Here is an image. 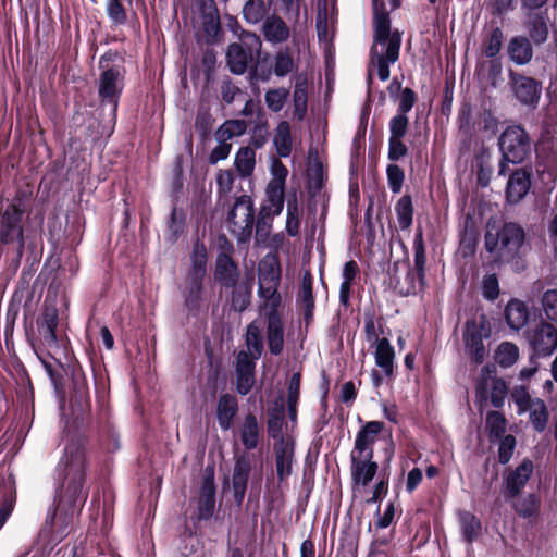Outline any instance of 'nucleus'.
Here are the masks:
<instances>
[{
  "mask_svg": "<svg viewBox=\"0 0 557 557\" xmlns=\"http://www.w3.org/2000/svg\"><path fill=\"white\" fill-rule=\"evenodd\" d=\"M395 211L399 227L401 230L409 228L412 224L413 215L411 197L408 195L403 196L396 203Z\"/></svg>",
  "mask_w": 557,
  "mask_h": 557,
  "instance_id": "09e8293b",
  "label": "nucleus"
},
{
  "mask_svg": "<svg viewBox=\"0 0 557 557\" xmlns=\"http://www.w3.org/2000/svg\"><path fill=\"white\" fill-rule=\"evenodd\" d=\"M386 174L389 189L395 194L399 193L405 178L404 171L397 164H389Z\"/></svg>",
  "mask_w": 557,
  "mask_h": 557,
  "instance_id": "680f3d73",
  "label": "nucleus"
},
{
  "mask_svg": "<svg viewBox=\"0 0 557 557\" xmlns=\"http://www.w3.org/2000/svg\"><path fill=\"white\" fill-rule=\"evenodd\" d=\"M512 507L518 516L522 518H534L539 512L540 499L535 494H528L513 502Z\"/></svg>",
  "mask_w": 557,
  "mask_h": 557,
  "instance_id": "a18cd8bd",
  "label": "nucleus"
},
{
  "mask_svg": "<svg viewBox=\"0 0 557 557\" xmlns=\"http://www.w3.org/2000/svg\"><path fill=\"white\" fill-rule=\"evenodd\" d=\"M294 70V60L287 52H278L274 57L273 71L278 77H284Z\"/></svg>",
  "mask_w": 557,
  "mask_h": 557,
  "instance_id": "5fc2aeb1",
  "label": "nucleus"
},
{
  "mask_svg": "<svg viewBox=\"0 0 557 557\" xmlns=\"http://www.w3.org/2000/svg\"><path fill=\"white\" fill-rule=\"evenodd\" d=\"M529 411V419L533 426V429L539 432L543 433L548 423L549 413L547 406L544 400L541 398H533V404L531 405Z\"/></svg>",
  "mask_w": 557,
  "mask_h": 557,
  "instance_id": "e433bc0d",
  "label": "nucleus"
},
{
  "mask_svg": "<svg viewBox=\"0 0 557 557\" xmlns=\"http://www.w3.org/2000/svg\"><path fill=\"white\" fill-rule=\"evenodd\" d=\"M205 277L187 275L183 296L185 306L189 311L198 310L201 305L202 282Z\"/></svg>",
  "mask_w": 557,
  "mask_h": 557,
  "instance_id": "c756f323",
  "label": "nucleus"
},
{
  "mask_svg": "<svg viewBox=\"0 0 557 557\" xmlns=\"http://www.w3.org/2000/svg\"><path fill=\"white\" fill-rule=\"evenodd\" d=\"M300 215L301 207L297 200L296 195H294L292 198H288L286 208L285 230L290 237H296L299 234Z\"/></svg>",
  "mask_w": 557,
  "mask_h": 557,
  "instance_id": "ea45409f",
  "label": "nucleus"
},
{
  "mask_svg": "<svg viewBox=\"0 0 557 557\" xmlns=\"http://www.w3.org/2000/svg\"><path fill=\"white\" fill-rule=\"evenodd\" d=\"M383 428V422H367L356 435L355 447L351 454H360L361 457L373 458V444Z\"/></svg>",
  "mask_w": 557,
  "mask_h": 557,
  "instance_id": "aec40b11",
  "label": "nucleus"
},
{
  "mask_svg": "<svg viewBox=\"0 0 557 557\" xmlns=\"http://www.w3.org/2000/svg\"><path fill=\"white\" fill-rule=\"evenodd\" d=\"M486 430L488 437L493 442L504 436L506 432V419L498 411H490L486 414Z\"/></svg>",
  "mask_w": 557,
  "mask_h": 557,
  "instance_id": "8fccbe9b",
  "label": "nucleus"
},
{
  "mask_svg": "<svg viewBox=\"0 0 557 557\" xmlns=\"http://www.w3.org/2000/svg\"><path fill=\"white\" fill-rule=\"evenodd\" d=\"M185 215L183 211L173 208L169 223V232L171 240H176L184 231Z\"/></svg>",
  "mask_w": 557,
  "mask_h": 557,
  "instance_id": "0e129e2a",
  "label": "nucleus"
},
{
  "mask_svg": "<svg viewBox=\"0 0 557 557\" xmlns=\"http://www.w3.org/2000/svg\"><path fill=\"white\" fill-rule=\"evenodd\" d=\"M123 87L124 78L119 67H111L101 73L98 84L99 97L103 102L111 103L114 111Z\"/></svg>",
  "mask_w": 557,
  "mask_h": 557,
  "instance_id": "ddd939ff",
  "label": "nucleus"
},
{
  "mask_svg": "<svg viewBox=\"0 0 557 557\" xmlns=\"http://www.w3.org/2000/svg\"><path fill=\"white\" fill-rule=\"evenodd\" d=\"M214 277L224 288H235L239 271L232 258L226 253H220L216 258Z\"/></svg>",
  "mask_w": 557,
  "mask_h": 557,
  "instance_id": "4be33fe9",
  "label": "nucleus"
},
{
  "mask_svg": "<svg viewBox=\"0 0 557 557\" xmlns=\"http://www.w3.org/2000/svg\"><path fill=\"white\" fill-rule=\"evenodd\" d=\"M374 359L375 364L386 376L393 375L395 351L387 338L376 339Z\"/></svg>",
  "mask_w": 557,
  "mask_h": 557,
  "instance_id": "bb28decb",
  "label": "nucleus"
},
{
  "mask_svg": "<svg viewBox=\"0 0 557 557\" xmlns=\"http://www.w3.org/2000/svg\"><path fill=\"white\" fill-rule=\"evenodd\" d=\"M268 318L267 342L272 355H280L284 348V327L278 308H261Z\"/></svg>",
  "mask_w": 557,
  "mask_h": 557,
  "instance_id": "f3484780",
  "label": "nucleus"
},
{
  "mask_svg": "<svg viewBox=\"0 0 557 557\" xmlns=\"http://www.w3.org/2000/svg\"><path fill=\"white\" fill-rule=\"evenodd\" d=\"M87 469L88 458L83 436L67 433L55 468L57 476L62 483L57 493L55 508L46 518V528H50L53 540H61L66 535L69 525L87 500Z\"/></svg>",
  "mask_w": 557,
  "mask_h": 557,
  "instance_id": "f257e3e1",
  "label": "nucleus"
},
{
  "mask_svg": "<svg viewBox=\"0 0 557 557\" xmlns=\"http://www.w3.org/2000/svg\"><path fill=\"white\" fill-rule=\"evenodd\" d=\"M510 397L517 406V413L519 416L528 412V409H530L533 404V398H531L529 389L525 386H516L511 391Z\"/></svg>",
  "mask_w": 557,
  "mask_h": 557,
  "instance_id": "864d4df0",
  "label": "nucleus"
},
{
  "mask_svg": "<svg viewBox=\"0 0 557 557\" xmlns=\"http://www.w3.org/2000/svg\"><path fill=\"white\" fill-rule=\"evenodd\" d=\"M262 33L267 41L281 44L288 39L289 28L286 23L276 15L268 16L262 25Z\"/></svg>",
  "mask_w": 557,
  "mask_h": 557,
  "instance_id": "a878e982",
  "label": "nucleus"
},
{
  "mask_svg": "<svg viewBox=\"0 0 557 557\" xmlns=\"http://www.w3.org/2000/svg\"><path fill=\"white\" fill-rule=\"evenodd\" d=\"M25 208L22 200V194H17L14 199L0 212V243L3 245L17 244L23 248L24 227L23 216Z\"/></svg>",
  "mask_w": 557,
  "mask_h": 557,
  "instance_id": "39448f33",
  "label": "nucleus"
},
{
  "mask_svg": "<svg viewBox=\"0 0 557 557\" xmlns=\"http://www.w3.org/2000/svg\"><path fill=\"white\" fill-rule=\"evenodd\" d=\"M246 345L247 350L245 351L248 352L250 358H253L255 361L258 360L263 351V342L259 327L253 323L249 324L247 327Z\"/></svg>",
  "mask_w": 557,
  "mask_h": 557,
  "instance_id": "49530a36",
  "label": "nucleus"
},
{
  "mask_svg": "<svg viewBox=\"0 0 557 557\" xmlns=\"http://www.w3.org/2000/svg\"><path fill=\"white\" fill-rule=\"evenodd\" d=\"M108 17L116 25L126 23L127 16L120 0H107L106 5Z\"/></svg>",
  "mask_w": 557,
  "mask_h": 557,
  "instance_id": "13d9d810",
  "label": "nucleus"
},
{
  "mask_svg": "<svg viewBox=\"0 0 557 557\" xmlns=\"http://www.w3.org/2000/svg\"><path fill=\"white\" fill-rule=\"evenodd\" d=\"M268 10L263 0H248L243 8V16L248 24L256 25L264 20Z\"/></svg>",
  "mask_w": 557,
  "mask_h": 557,
  "instance_id": "c03bdc74",
  "label": "nucleus"
},
{
  "mask_svg": "<svg viewBox=\"0 0 557 557\" xmlns=\"http://www.w3.org/2000/svg\"><path fill=\"white\" fill-rule=\"evenodd\" d=\"M373 458L361 457L360 454H351V475L356 484L367 486L377 471V463Z\"/></svg>",
  "mask_w": 557,
  "mask_h": 557,
  "instance_id": "5701e85b",
  "label": "nucleus"
},
{
  "mask_svg": "<svg viewBox=\"0 0 557 557\" xmlns=\"http://www.w3.org/2000/svg\"><path fill=\"white\" fill-rule=\"evenodd\" d=\"M459 524L463 540L472 544L481 533V521L470 511L459 513Z\"/></svg>",
  "mask_w": 557,
  "mask_h": 557,
  "instance_id": "c9c22d12",
  "label": "nucleus"
},
{
  "mask_svg": "<svg viewBox=\"0 0 557 557\" xmlns=\"http://www.w3.org/2000/svg\"><path fill=\"white\" fill-rule=\"evenodd\" d=\"M256 361L249 354L240 350L236 357V389L240 395H247L255 384Z\"/></svg>",
  "mask_w": 557,
  "mask_h": 557,
  "instance_id": "6ab92c4d",
  "label": "nucleus"
},
{
  "mask_svg": "<svg viewBox=\"0 0 557 557\" xmlns=\"http://www.w3.org/2000/svg\"><path fill=\"white\" fill-rule=\"evenodd\" d=\"M59 325V313L55 307L45 306L42 313L37 320L40 344L48 350L47 357L52 356V350L58 349L57 327Z\"/></svg>",
  "mask_w": 557,
  "mask_h": 557,
  "instance_id": "f8f14e48",
  "label": "nucleus"
},
{
  "mask_svg": "<svg viewBox=\"0 0 557 557\" xmlns=\"http://www.w3.org/2000/svg\"><path fill=\"white\" fill-rule=\"evenodd\" d=\"M527 339L534 352L533 356H550L557 348V329L550 323L541 322L528 331Z\"/></svg>",
  "mask_w": 557,
  "mask_h": 557,
  "instance_id": "9b49d317",
  "label": "nucleus"
},
{
  "mask_svg": "<svg viewBox=\"0 0 557 557\" xmlns=\"http://www.w3.org/2000/svg\"><path fill=\"white\" fill-rule=\"evenodd\" d=\"M297 304L305 310V319L308 321L312 317L314 309L312 276L309 272H306L302 276L300 289L297 296Z\"/></svg>",
  "mask_w": 557,
  "mask_h": 557,
  "instance_id": "72a5a7b5",
  "label": "nucleus"
},
{
  "mask_svg": "<svg viewBox=\"0 0 557 557\" xmlns=\"http://www.w3.org/2000/svg\"><path fill=\"white\" fill-rule=\"evenodd\" d=\"M533 462L524 459L515 470L504 476V496L506 500L517 497L533 473Z\"/></svg>",
  "mask_w": 557,
  "mask_h": 557,
  "instance_id": "2eb2a0df",
  "label": "nucleus"
},
{
  "mask_svg": "<svg viewBox=\"0 0 557 557\" xmlns=\"http://www.w3.org/2000/svg\"><path fill=\"white\" fill-rule=\"evenodd\" d=\"M542 306L547 319L557 322V292L546 290L542 296Z\"/></svg>",
  "mask_w": 557,
  "mask_h": 557,
  "instance_id": "052dcab7",
  "label": "nucleus"
},
{
  "mask_svg": "<svg viewBox=\"0 0 557 557\" xmlns=\"http://www.w3.org/2000/svg\"><path fill=\"white\" fill-rule=\"evenodd\" d=\"M238 411V403L235 396L223 394L216 404V420L223 431L231 429L233 420Z\"/></svg>",
  "mask_w": 557,
  "mask_h": 557,
  "instance_id": "b1692460",
  "label": "nucleus"
},
{
  "mask_svg": "<svg viewBox=\"0 0 557 557\" xmlns=\"http://www.w3.org/2000/svg\"><path fill=\"white\" fill-rule=\"evenodd\" d=\"M190 262L191 267L187 275L205 277L207 272V249L199 240L194 244Z\"/></svg>",
  "mask_w": 557,
  "mask_h": 557,
  "instance_id": "37998d69",
  "label": "nucleus"
},
{
  "mask_svg": "<svg viewBox=\"0 0 557 557\" xmlns=\"http://www.w3.org/2000/svg\"><path fill=\"white\" fill-rule=\"evenodd\" d=\"M413 251L414 272L409 270L407 273V280L409 281V285L406 289L407 294H414L418 289H421L424 286L426 256L423 234L421 231L417 232L414 235Z\"/></svg>",
  "mask_w": 557,
  "mask_h": 557,
  "instance_id": "4468645a",
  "label": "nucleus"
},
{
  "mask_svg": "<svg viewBox=\"0 0 557 557\" xmlns=\"http://www.w3.org/2000/svg\"><path fill=\"white\" fill-rule=\"evenodd\" d=\"M502 161L498 174L505 176L507 163H522L531 153L532 143L527 131L520 125H509L498 138Z\"/></svg>",
  "mask_w": 557,
  "mask_h": 557,
  "instance_id": "7ed1b4c3",
  "label": "nucleus"
},
{
  "mask_svg": "<svg viewBox=\"0 0 557 557\" xmlns=\"http://www.w3.org/2000/svg\"><path fill=\"white\" fill-rule=\"evenodd\" d=\"M519 358V348L510 342H503L496 349L495 359L503 368L513 366Z\"/></svg>",
  "mask_w": 557,
  "mask_h": 557,
  "instance_id": "de8ad7c7",
  "label": "nucleus"
},
{
  "mask_svg": "<svg viewBox=\"0 0 557 557\" xmlns=\"http://www.w3.org/2000/svg\"><path fill=\"white\" fill-rule=\"evenodd\" d=\"M529 35L534 44L541 45L545 42L549 35L547 22L544 16L535 15L529 27Z\"/></svg>",
  "mask_w": 557,
  "mask_h": 557,
  "instance_id": "603ef678",
  "label": "nucleus"
},
{
  "mask_svg": "<svg viewBox=\"0 0 557 557\" xmlns=\"http://www.w3.org/2000/svg\"><path fill=\"white\" fill-rule=\"evenodd\" d=\"M249 472V461L245 457H239L235 462L232 478L234 497L238 503H242L245 496Z\"/></svg>",
  "mask_w": 557,
  "mask_h": 557,
  "instance_id": "c85d7f7f",
  "label": "nucleus"
},
{
  "mask_svg": "<svg viewBox=\"0 0 557 557\" xmlns=\"http://www.w3.org/2000/svg\"><path fill=\"white\" fill-rule=\"evenodd\" d=\"M531 188V172L527 169H518L512 172L507 181L505 196L510 205L519 203Z\"/></svg>",
  "mask_w": 557,
  "mask_h": 557,
  "instance_id": "a211bd4d",
  "label": "nucleus"
},
{
  "mask_svg": "<svg viewBox=\"0 0 557 557\" xmlns=\"http://www.w3.org/2000/svg\"><path fill=\"white\" fill-rule=\"evenodd\" d=\"M260 49V37L253 33L245 32L242 42H233L227 47L226 62L230 71L236 75L244 74L248 64L252 62L255 53H259Z\"/></svg>",
  "mask_w": 557,
  "mask_h": 557,
  "instance_id": "1a4fd4ad",
  "label": "nucleus"
},
{
  "mask_svg": "<svg viewBox=\"0 0 557 557\" xmlns=\"http://www.w3.org/2000/svg\"><path fill=\"white\" fill-rule=\"evenodd\" d=\"M491 333V324L485 315L468 320L465 324L462 334L465 352L475 364L483 363L486 357L484 341L490 338Z\"/></svg>",
  "mask_w": 557,
  "mask_h": 557,
  "instance_id": "423d86ee",
  "label": "nucleus"
},
{
  "mask_svg": "<svg viewBox=\"0 0 557 557\" xmlns=\"http://www.w3.org/2000/svg\"><path fill=\"white\" fill-rule=\"evenodd\" d=\"M280 282L281 265L277 258L273 255L264 256L258 264V296L262 300L260 308H280Z\"/></svg>",
  "mask_w": 557,
  "mask_h": 557,
  "instance_id": "20e7f679",
  "label": "nucleus"
},
{
  "mask_svg": "<svg viewBox=\"0 0 557 557\" xmlns=\"http://www.w3.org/2000/svg\"><path fill=\"white\" fill-rule=\"evenodd\" d=\"M289 97V89L280 87L269 89L264 95L268 109L272 112H280Z\"/></svg>",
  "mask_w": 557,
  "mask_h": 557,
  "instance_id": "3c124183",
  "label": "nucleus"
},
{
  "mask_svg": "<svg viewBox=\"0 0 557 557\" xmlns=\"http://www.w3.org/2000/svg\"><path fill=\"white\" fill-rule=\"evenodd\" d=\"M524 242V231L516 223H505L503 227L493 233L487 230L485 234V248L490 253H498L499 257L516 255Z\"/></svg>",
  "mask_w": 557,
  "mask_h": 557,
  "instance_id": "6e6552de",
  "label": "nucleus"
},
{
  "mask_svg": "<svg viewBox=\"0 0 557 557\" xmlns=\"http://www.w3.org/2000/svg\"><path fill=\"white\" fill-rule=\"evenodd\" d=\"M507 53L516 65H525L533 58V49L528 38L523 36L512 37L507 46Z\"/></svg>",
  "mask_w": 557,
  "mask_h": 557,
  "instance_id": "393cba45",
  "label": "nucleus"
},
{
  "mask_svg": "<svg viewBox=\"0 0 557 557\" xmlns=\"http://www.w3.org/2000/svg\"><path fill=\"white\" fill-rule=\"evenodd\" d=\"M284 208V188L268 184L265 188V203L261 214L268 216L280 215Z\"/></svg>",
  "mask_w": 557,
  "mask_h": 557,
  "instance_id": "7c9ffc66",
  "label": "nucleus"
},
{
  "mask_svg": "<svg viewBox=\"0 0 557 557\" xmlns=\"http://www.w3.org/2000/svg\"><path fill=\"white\" fill-rule=\"evenodd\" d=\"M505 319L508 326L519 331L524 327L529 320L527 305L518 299H511L505 308Z\"/></svg>",
  "mask_w": 557,
  "mask_h": 557,
  "instance_id": "cd10ccee",
  "label": "nucleus"
},
{
  "mask_svg": "<svg viewBox=\"0 0 557 557\" xmlns=\"http://www.w3.org/2000/svg\"><path fill=\"white\" fill-rule=\"evenodd\" d=\"M273 141L280 157H289L292 152V137L290 125L288 122L282 121L277 124Z\"/></svg>",
  "mask_w": 557,
  "mask_h": 557,
  "instance_id": "a19ab883",
  "label": "nucleus"
},
{
  "mask_svg": "<svg viewBox=\"0 0 557 557\" xmlns=\"http://www.w3.org/2000/svg\"><path fill=\"white\" fill-rule=\"evenodd\" d=\"M275 465L280 482L286 480L293 471L294 444L290 440L281 437L274 446Z\"/></svg>",
  "mask_w": 557,
  "mask_h": 557,
  "instance_id": "412c9836",
  "label": "nucleus"
},
{
  "mask_svg": "<svg viewBox=\"0 0 557 557\" xmlns=\"http://www.w3.org/2000/svg\"><path fill=\"white\" fill-rule=\"evenodd\" d=\"M255 224V207L249 196L238 197L228 212L226 228L236 237L238 243L248 242Z\"/></svg>",
  "mask_w": 557,
  "mask_h": 557,
  "instance_id": "0eeeda50",
  "label": "nucleus"
},
{
  "mask_svg": "<svg viewBox=\"0 0 557 557\" xmlns=\"http://www.w3.org/2000/svg\"><path fill=\"white\" fill-rule=\"evenodd\" d=\"M307 78L298 76L296 78L293 92L294 115L298 121H302L307 112Z\"/></svg>",
  "mask_w": 557,
  "mask_h": 557,
  "instance_id": "4c0bfd02",
  "label": "nucleus"
},
{
  "mask_svg": "<svg viewBox=\"0 0 557 557\" xmlns=\"http://www.w3.org/2000/svg\"><path fill=\"white\" fill-rule=\"evenodd\" d=\"M409 120L406 115L396 114L389 121V138H403L408 128Z\"/></svg>",
  "mask_w": 557,
  "mask_h": 557,
  "instance_id": "69168bd1",
  "label": "nucleus"
},
{
  "mask_svg": "<svg viewBox=\"0 0 557 557\" xmlns=\"http://www.w3.org/2000/svg\"><path fill=\"white\" fill-rule=\"evenodd\" d=\"M508 85L513 98L528 109L539 106L542 95V83L533 77L509 70Z\"/></svg>",
  "mask_w": 557,
  "mask_h": 557,
  "instance_id": "9d476101",
  "label": "nucleus"
},
{
  "mask_svg": "<svg viewBox=\"0 0 557 557\" xmlns=\"http://www.w3.org/2000/svg\"><path fill=\"white\" fill-rule=\"evenodd\" d=\"M284 412H285V404L282 395L277 396L274 400V406L270 411V417L268 420V432L269 435L277 441L282 435V428L284 424Z\"/></svg>",
  "mask_w": 557,
  "mask_h": 557,
  "instance_id": "473e14b6",
  "label": "nucleus"
},
{
  "mask_svg": "<svg viewBox=\"0 0 557 557\" xmlns=\"http://www.w3.org/2000/svg\"><path fill=\"white\" fill-rule=\"evenodd\" d=\"M359 272V267L356 261L349 260L344 264L342 277L343 281L339 287V301L347 305L350 297L351 285Z\"/></svg>",
  "mask_w": 557,
  "mask_h": 557,
  "instance_id": "58836bf2",
  "label": "nucleus"
},
{
  "mask_svg": "<svg viewBox=\"0 0 557 557\" xmlns=\"http://www.w3.org/2000/svg\"><path fill=\"white\" fill-rule=\"evenodd\" d=\"M507 396V386L504 380L493 379L491 384V403L495 408L504 406Z\"/></svg>",
  "mask_w": 557,
  "mask_h": 557,
  "instance_id": "4d7b16f0",
  "label": "nucleus"
},
{
  "mask_svg": "<svg viewBox=\"0 0 557 557\" xmlns=\"http://www.w3.org/2000/svg\"><path fill=\"white\" fill-rule=\"evenodd\" d=\"M237 172L243 177H247L252 174L256 165V152L250 147H242L235 154L234 160Z\"/></svg>",
  "mask_w": 557,
  "mask_h": 557,
  "instance_id": "79ce46f5",
  "label": "nucleus"
},
{
  "mask_svg": "<svg viewBox=\"0 0 557 557\" xmlns=\"http://www.w3.org/2000/svg\"><path fill=\"white\" fill-rule=\"evenodd\" d=\"M503 45V32L500 28L496 27L492 30L484 53L487 58L494 59L502 49Z\"/></svg>",
  "mask_w": 557,
  "mask_h": 557,
  "instance_id": "e2e57ef3",
  "label": "nucleus"
},
{
  "mask_svg": "<svg viewBox=\"0 0 557 557\" xmlns=\"http://www.w3.org/2000/svg\"><path fill=\"white\" fill-rule=\"evenodd\" d=\"M336 23V9L333 3L326 1L318 2L317 33L318 38L324 48L327 49L333 40Z\"/></svg>",
  "mask_w": 557,
  "mask_h": 557,
  "instance_id": "dca6fc26",
  "label": "nucleus"
},
{
  "mask_svg": "<svg viewBox=\"0 0 557 557\" xmlns=\"http://www.w3.org/2000/svg\"><path fill=\"white\" fill-rule=\"evenodd\" d=\"M247 124L243 120H226L214 133V138L219 144L232 145L231 140L245 134Z\"/></svg>",
  "mask_w": 557,
  "mask_h": 557,
  "instance_id": "2f4dec72",
  "label": "nucleus"
},
{
  "mask_svg": "<svg viewBox=\"0 0 557 557\" xmlns=\"http://www.w3.org/2000/svg\"><path fill=\"white\" fill-rule=\"evenodd\" d=\"M482 295L485 299L493 301L499 295L498 278L495 274L484 276L482 282Z\"/></svg>",
  "mask_w": 557,
  "mask_h": 557,
  "instance_id": "338daca9",
  "label": "nucleus"
},
{
  "mask_svg": "<svg viewBox=\"0 0 557 557\" xmlns=\"http://www.w3.org/2000/svg\"><path fill=\"white\" fill-rule=\"evenodd\" d=\"M416 100L417 96L412 89L408 87L403 89L399 97L397 113L407 116V113L410 112L412 107L414 106Z\"/></svg>",
  "mask_w": 557,
  "mask_h": 557,
  "instance_id": "774afa93",
  "label": "nucleus"
},
{
  "mask_svg": "<svg viewBox=\"0 0 557 557\" xmlns=\"http://www.w3.org/2000/svg\"><path fill=\"white\" fill-rule=\"evenodd\" d=\"M516 437L513 435H506L500 437L498 447V461L506 465L511 459L516 448Z\"/></svg>",
  "mask_w": 557,
  "mask_h": 557,
  "instance_id": "6e6d98bb",
  "label": "nucleus"
},
{
  "mask_svg": "<svg viewBox=\"0 0 557 557\" xmlns=\"http://www.w3.org/2000/svg\"><path fill=\"white\" fill-rule=\"evenodd\" d=\"M232 307L236 311H244L250 304V293L245 286H235L232 288Z\"/></svg>",
  "mask_w": 557,
  "mask_h": 557,
  "instance_id": "bf43d9fd",
  "label": "nucleus"
},
{
  "mask_svg": "<svg viewBox=\"0 0 557 557\" xmlns=\"http://www.w3.org/2000/svg\"><path fill=\"white\" fill-rule=\"evenodd\" d=\"M373 45L370 50L368 66V84L372 82L373 73L385 82L389 78V66L397 62L401 45V34L391 30V20L385 11L375 10L373 17Z\"/></svg>",
  "mask_w": 557,
  "mask_h": 557,
  "instance_id": "f03ea898",
  "label": "nucleus"
},
{
  "mask_svg": "<svg viewBox=\"0 0 557 557\" xmlns=\"http://www.w3.org/2000/svg\"><path fill=\"white\" fill-rule=\"evenodd\" d=\"M260 425L257 418L249 413L240 428V440L246 449H255L259 444Z\"/></svg>",
  "mask_w": 557,
  "mask_h": 557,
  "instance_id": "f704fd0d",
  "label": "nucleus"
}]
</instances>
